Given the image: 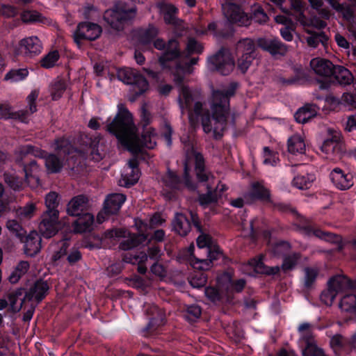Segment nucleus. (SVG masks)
<instances>
[{
	"mask_svg": "<svg viewBox=\"0 0 356 356\" xmlns=\"http://www.w3.org/2000/svg\"><path fill=\"white\" fill-rule=\"evenodd\" d=\"M174 70L173 79L178 86H181V94L178 99L181 113L188 111L189 123L192 127L198 126L200 119L203 131L209 134L212 130V120L216 122H225L229 111L230 97L234 96L238 88L236 82H232L225 90H213L211 95V109L212 113L207 108L203 107V103L197 101L194 103V97L189 88L184 86V83L186 74L193 72L194 68H168Z\"/></svg>",
	"mask_w": 356,
	"mask_h": 356,
	"instance_id": "nucleus-1",
	"label": "nucleus"
},
{
	"mask_svg": "<svg viewBox=\"0 0 356 356\" xmlns=\"http://www.w3.org/2000/svg\"><path fill=\"white\" fill-rule=\"evenodd\" d=\"M106 131L133 155L142 154L144 148L153 149L156 144V133L152 127L142 130L140 136L136 133L133 115L124 104L118 105V112L107 124Z\"/></svg>",
	"mask_w": 356,
	"mask_h": 356,
	"instance_id": "nucleus-2",
	"label": "nucleus"
},
{
	"mask_svg": "<svg viewBox=\"0 0 356 356\" xmlns=\"http://www.w3.org/2000/svg\"><path fill=\"white\" fill-rule=\"evenodd\" d=\"M293 74L289 78L277 76L276 81L282 86L302 84L314 81L320 90H328L331 85H350L353 75L348 68H293Z\"/></svg>",
	"mask_w": 356,
	"mask_h": 356,
	"instance_id": "nucleus-3",
	"label": "nucleus"
},
{
	"mask_svg": "<svg viewBox=\"0 0 356 356\" xmlns=\"http://www.w3.org/2000/svg\"><path fill=\"white\" fill-rule=\"evenodd\" d=\"M136 14L137 8L135 6H129L124 1H118L105 10L103 19L112 29L122 31L133 23Z\"/></svg>",
	"mask_w": 356,
	"mask_h": 356,
	"instance_id": "nucleus-4",
	"label": "nucleus"
},
{
	"mask_svg": "<svg viewBox=\"0 0 356 356\" xmlns=\"http://www.w3.org/2000/svg\"><path fill=\"white\" fill-rule=\"evenodd\" d=\"M47 207L42 216V221L39 225V229L43 237L49 238L57 234L60 229L58 194L56 192H49L45 197Z\"/></svg>",
	"mask_w": 356,
	"mask_h": 356,
	"instance_id": "nucleus-5",
	"label": "nucleus"
},
{
	"mask_svg": "<svg viewBox=\"0 0 356 356\" xmlns=\"http://www.w3.org/2000/svg\"><path fill=\"white\" fill-rule=\"evenodd\" d=\"M118 79L127 85L132 86V97L134 101L149 89V83L146 78L135 71L136 68H116Z\"/></svg>",
	"mask_w": 356,
	"mask_h": 356,
	"instance_id": "nucleus-6",
	"label": "nucleus"
},
{
	"mask_svg": "<svg viewBox=\"0 0 356 356\" xmlns=\"http://www.w3.org/2000/svg\"><path fill=\"white\" fill-rule=\"evenodd\" d=\"M38 96V90L35 89L31 92L26 99L28 104V109L26 111L21 110L13 112L10 106L0 104V120L19 119L22 121H24L29 115L33 114L37 111L36 100Z\"/></svg>",
	"mask_w": 356,
	"mask_h": 356,
	"instance_id": "nucleus-7",
	"label": "nucleus"
},
{
	"mask_svg": "<svg viewBox=\"0 0 356 356\" xmlns=\"http://www.w3.org/2000/svg\"><path fill=\"white\" fill-rule=\"evenodd\" d=\"M190 168L187 163L184 164L182 179L175 172L168 169L165 175L163 177L165 186L172 191H179L183 181L186 188L189 191H194L197 188V184L193 181L190 174Z\"/></svg>",
	"mask_w": 356,
	"mask_h": 356,
	"instance_id": "nucleus-8",
	"label": "nucleus"
},
{
	"mask_svg": "<svg viewBox=\"0 0 356 356\" xmlns=\"http://www.w3.org/2000/svg\"><path fill=\"white\" fill-rule=\"evenodd\" d=\"M159 61L161 67H170L167 63L174 61L177 63L175 67H185L183 52L177 39L172 38L168 41V47L159 56Z\"/></svg>",
	"mask_w": 356,
	"mask_h": 356,
	"instance_id": "nucleus-9",
	"label": "nucleus"
},
{
	"mask_svg": "<svg viewBox=\"0 0 356 356\" xmlns=\"http://www.w3.org/2000/svg\"><path fill=\"white\" fill-rule=\"evenodd\" d=\"M102 33V27L94 22H82L78 24L74 33V42L79 44L81 40L94 41L99 38Z\"/></svg>",
	"mask_w": 356,
	"mask_h": 356,
	"instance_id": "nucleus-10",
	"label": "nucleus"
},
{
	"mask_svg": "<svg viewBox=\"0 0 356 356\" xmlns=\"http://www.w3.org/2000/svg\"><path fill=\"white\" fill-rule=\"evenodd\" d=\"M321 150L327 154V158L330 160L340 159L345 152L341 136L339 134L331 135L323 141Z\"/></svg>",
	"mask_w": 356,
	"mask_h": 356,
	"instance_id": "nucleus-11",
	"label": "nucleus"
},
{
	"mask_svg": "<svg viewBox=\"0 0 356 356\" xmlns=\"http://www.w3.org/2000/svg\"><path fill=\"white\" fill-rule=\"evenodd\" d=\"M237 49L242 50V56L238 59L237 67H250L254 65L253 61L256 60L257 54L253 40L248 38L241 39L237 44Z\"/></svg>",
	"mask_w": 356,
	"mask_h": 356,
	"instance_id": "nucleus-12",
	"label": "nucleus"
},
{
	"mask_svg": "<svg viewBox=\"0 0 356 356\" xmlns=\"http://www.w3.org/2000/svg\"><path fill=\"white\" fill-rule=\"evenodd\" d=\"M210 67H236L234 56L228 47H221L207 59Z\"/></svg>",
	"mask_w": 356,
	"mask_h": 356,
	"instance_id": "nucleus-13",
	"label": "nucleus"
},
{
	"mask_svg": "<svg viewBox=\"0 0 356 356\" xmlns=\"http://www.w3.org/2000/svg\"><path fill=\"white\" fill-rule=\"evenodd\" d=\"M257 45L273 56H284L287 51L286 45L278 38H259Z\"/></svg>",
	"mask_w": 356,
	"mask_h": 356,
	"instance_id": "nucleus-14",
	"label": "nucleus"
},
{
	"mask_svg": "<svg viewBox=\"0 0 356 356\" xmlns=\"http://www.w3.org/2000/svg\"><path fill=\"white\" fill-rule=\"evenodd\" d=\"M245 199L250 203L259 201L262 202H270V191L265 187L261 181H254L244 196Z\"/></svg>",
	"mask_w": 356,
	"mask_h": 356,
	"instance_id": "nucleus-15",
	"label": "nucleus"
},
{
	"mask_svg": "<svg viewBox=\"0 0 356 356\" xmlns=\"http://www.w3.org/2000/svg\"><path fill=\"white\" fill-rule=\"evenodd\" d=\"M101 140L99 136L92 134H83L81 136L80 143L85 147V150L91 156L92 160L100 161L103 159V153L99 149V145Z\"/></svg>",
	"mask_w": 356,
	"mask_h": 356,
	"instance_id": "nucleus-16",
	"label": "nucleus"
},
{
	"mask_svg": "<svg viewBox=\"0 0 356 356\" xmlns=\"http://www.w3.org/2000/svg\"><path fill=\"white\" fill-rule=\"evenodd\" d=\"M127 196L122 193H111L106 195L103 206V212L106 216L117 214L125 202Z\"/></svg>",
	"mask_w": 356,
	"mask_h": 356,
	"instance_id": "nucleus-17",
	"label": "nucleus"
},
{
	"mask_svg": "<svg viewBox=\"0 0 356 356\" xmlns=\"http://www.w3.org/2000/svg\"><path fill=\"white\" fill-rule=\"evenodd\" d=\"M90 202L86 195H78L73 197L67 204L66 211L70 216H79L89 211Z\"/></svg>",
	"mask_w": 356,
	"mask_h": 356,
	"instance_id": "nucleus-18",
	"label": "nucleus"
},
{
	"mask_svg": "<svg viewBox=\"0 0 356 356\" xmlns=\"http://www.w3.org/2000/svg\"><path fill=\"white\" fill-rule=\"evenodd\" d=\"M203 51L202 45L195 38H190L187 42L186 49L182 51L184 55V64L185 67H193L197 64L199 58L191 57L192 54H200Z\"/></svg>",
	"mask_w": 356,
	"mask_h": 356,
	"instance_id": "nucleus-19",
	"label": "nucleus"
},
{
	"mask_svg": "<svg viewBox=\"0 0 356 356\" xmlns=\"http://www.w3.org/2000/svg\"><path fill=\"white\" fill-rule=\"evenodd\" d=\"M191 154L194 157V170L197 181L200 183L208 181L211 173L206 168L205 159L203 154L197 152L194 148L191 149Z\"/></svg>",
	"mask_w": 356,
	"mask_h": 356,
	"instance_id": "nucleus-20",
	"label": "nucleus"
},
{
	"mask_svg": "<svg viewBox=\"0 0 356 356\" xmlns=\"http://www.w3.org/2000/svg\"><path fill=\"white\" fill-rule=\"evenodd\" d=\"M333 184L339 190L349 189L353 185V175L350 173H345L339 168H334L330 175Z\"/></svg>",
	"mask_w": 356,
	"mask_h": 356,
	"instance_id": "nucleus-21",
	"label": "nucleus"
},
{
	"mask_svg": "<svg viewBox=\"0 0 356 356\" xmlns=\"http://www.w3.org/2000/svg\"><path fill=\"white\" fill-rule=\"evenodd\" d=\"M42 49V43L36 36L24 38L19 42V51L26 57L31 58L38 55Z\"/></svg>",
	"mask_w": 356,
	"mask_h": 356,
	"instance_id": "nucleus-22",
	"label": "nucleus"
},
{
	"mask_svg": "<svg viewBox=\"0 0 356 356\" xmlns=\"http://www.w3.org/2000/svg\"><path fill=\"white\" fill-rule=\"evenodd\" d=\"M20 241L24 245V253L30 257L35 256L40 250V238L35 231L31 232L28 235L23 234Z\"/></svg>",
	"mask_w": 356,
	"mask_h": 356,
	"instance_id": "nucleus-23",
	"label": "nucleus"
},
{
	"mask_svg": "<svg viewBox=\"0 0 356 356\" xmlns=\"http://www.w3.org/2000/svg\"><path fill=\"white\" fill-rule=\"evenodd\" d=\"M76 217V219L72 222V226L76 233H84L92 231L95 217L90 211L84 212Z\"/></svg>",
	"mask_w": 356,
	"mask_h": 356,
	"instance_id": "nucleus-24",
	"label": "nucleus"
},
{
	"mask_svg": "<svg viewBox=\"0 0 356 356\" xmlns=\"http://www.w3.org/2000/svg\"><path fill=\"white\" fill-rule=\"evenodd\" d=\"M172 230L181 237L191 232V225L186 214L177 212L172 220Z\"/></svg>",
	"mask_w": 356,
	"mask_h": 356,
	"instance_id": "nucleus-25",
	"label": "nucleus"
},
{
	"mask_svg": "<svg viewBox=\"0 0 356 356\" xmlns=\"http://www.w3.org/2000/svg\"><path fill=\"white\" fill-rule=\"evenodd\" d=\"M24 293V287H19L10 291L8 296V300L10 305V310L14 314H17L22 309L21 299Z\"/></svg>",
	"mask_w": 356,
	"mask_h": 356,
	"instance_id": "nucleus-26",
	"label": "nucleus"
},
{
	"mask_svg": "<svg viewBox=\"0 0 356 356\" xmlns=\"http://www.w3.org/2000/svg\"><path fill=\"white\" fill-rule=\"evenodd\" d=\"M293 225L296 232L308 237L314 236L318 229V228H315L313 226V223L310 220L304 217L298 218Z\"/></svg>",
	"mask_w": 356,
	"mask_h": 356,
	"instance_id": "nucleus-27",
	"label": "nucleus"
},
{
	"mask_svg": "<svg viewBox=\"0 0 356 356\" xmlns=\"http://www.w3.org/2000/svg\"><path fill=\"white\" fill-rule=\"evenodd\" d=\"M220 197L221 195L218 194V189L213 190L208 186L207 193L198 195L197 201L202 208L206 209L211 204L218 203Z\"/></svg>",
	"mask_w": 356,
	"mask_h": 356,
	"instance_id": "nucleus-28",
	"label": "nucleus"
},
{
	"mask_svg": "<svg viewBox=\"0 0 356 356\" xmlns=\"http://www.w3.org/2000/svg\"><path fill=\"white\" fill-rule=\"evenodd\" d=\"M314 236L325 241L335 244V249L337 251H341L344 248L343 238L339 234H335L330 232H325L321 229H318Z\"/></svg>",
	"mask_w": 356,
	"mask_h": 356,
	"instance_id": "nucleus-29",
	"label": "nucleus"
},
{
	"mask_svg": "<svg viewBox=\"0 0 356 356\" xmlns=\"http://www.w3.org/2000/svg\"><path fill=\"white\" fill-rule=\"evenodd\" d=\"M45 167L49 173L57 174L61 172L63 168V160L58 155L50 153L44 156Z\"/></svg>",
	"mask_w": 356,
	"mask_h": 356,
	"instance_id": "nucleus-30",
	"label": "nucleus"
},
{
	"mask_svg": "<svg viewBox=\"0 0 356 356\" xmlns=\"http://www.w3.org/2000/svg\"><path fill=\"white\" fill-rule=\"evenodd\" d=\"M30 264L27 261H20L8 277V282L12 284L17 283L19 280L28 272Z\"/></svg>",
	"mask_w": 356,
	"mask_h": 356,
	"instance_id": "nucleus-31",
	"label": "nucleus"
},
{
	"mask_svg": "<svg viewBox=\"0 0 356 356\" xmlns=\"http://www.w3.org/2000/svg\"><path fill=\"white\" fill-rule=\"evenodd\" d=\"M287 147L289 152L293 154H302L305 152V144L300 135L291 136L287 141Z\"/></svg>",
	"mask_w": 356,
	"mask_h": 356,
	"instance_id": "nucleus-32",
	"label": "nucleus"
},
{
	"mask_svg": "<svg viewBox=\"0 0 356 356\" xmlns=\"http://www.w3.org/2000/svg\"><path fill=\"white\" fill-rule=\"evenodd\" d=\"M46 154H47L46 151L29 144L21 146L19 150V156L21 157L22 161L25 160L29 155L44 159Z\"/></svg>",
	"mask_w": 356,
	"mask_h": 356,
	"instance_id": "nucleus-33",
	"label": "nucleus"
},
{
	"mask_svg": "<svg viewBox=\"0 0 356 356\" xmlns=\"http://www.w3.org/2000/svg\"><path fill=\"white\" fill-rule=\"evenodd\" d=\"M328 284H330V287L335 289L334 292L337 293V295L339 292H343L346 290H349L350 286V278L346 276L337 275L331 277Z\"/></svg>",
	"mask_w": 356,
	"mask_h": 356,
	"instance_id": "nucleus-34",
	"label": "nucleus"
},
{
	"mask_svg": "<svg viewBox=\"0 0 356 356\" xmlns=\"http://www.w3.org/2000/svg\"><path fill=\"white\" fill-rule=\"evenodd\" d=\"M339 307L347 312L351 313L356 318V295L349 293L341 298Z\"/></svg>",
	"mask_w": 356,
	"mask_h": 356,
	"instance_id": "nucleus-35",
	"label": "nucleus"
},
{
	"mask_svg": "<svg viewBox=\"0 0 356 356\" xmlns=\"http://www.w3.org/2000/svg\"><path fill=\"white\" fill-rule=\"evenodd\" d=\"M316 179L315 175L306 172L304 175H297L293 177V185L296 188L304 190L309 188Z\"/></svg>",
	"mask_w": 356,
	"mask_h": 356,
	"instance_id": "nucleus-36",
	"label": "nucleus"
},
{
	"mask_svg": "<svg viewBox=\"0 0 356 356\" xmlns=\"http://www.w3.org/2000/svg\"><path fill=\"white\" fill-rule=\"evenodd\" d=\"M147 239V235L142 234L134 235L120 242L119 248L122 250H129L143 243Z\"/></svg>",
	"mask_w": 356,
	"mask_h": 356,
	"instance_id": "nucleus-37",
	"label": "nucleus"
},
{
	"mask_svg": "<svg viewBox=\"0 0 356 356\" xmlns=\"http://www.w3.org/2000/svg\"><path fill=\"white\" fill-rule=\"evenodd\" d=\"M55 150L64 154L65 155H70L76 152V148L74 147L71 142L65 138H58L54 142Z\"/></svg>",
	"mask_w": 356,
	"mask_h": 356,
	"instance_id": "nucleus-38",
	"label": "nucleus"
},
{
	"mask_svg": "<svg viewBox=\"0 0 356 356\" xmlns=\"http://www.w3.org/2000/svg\"><path fill=\"white\" fill-rule=\"evenodd\" d=\"M315 115L314 111L310 105L300 108L294 114L295 120L301 124L307 123Z\"/></svg>",
	"mask_w": 356,
	"mask_h": 356,
	"instance_id": "nucleus-39",
	"label": "nucleus"
},
{
	"mask_svg": "<svg viewBox=\"0 0 356 356\" xmlns=\"http://www.w3.org/2000/svg\"><path fill=\"white\" fill-rule=\"evenodd\" d=\"M31 287L35 293L37 302H40L46 297L49 290L47 282L42 279L37 280Z\"/></svg>",
	"mask_w": 356,
	"mask_h": 356,
	"instance_id": "nucleus-40",
	"label": "nucleus"
},
{
	"mask_svg": "<svg viewBox=\"0 0 356 356\" xmlns=\"http://www.w3.org/2000/svg\"><path fill=\"white\" fill-rule=\"evenodd\" d=\"M232 281V275L229 272L224 271L217 276V286L225 293H229Z\"/></svg>",
	"mask_w": 356,
	"mask_h": 356,
	"instance_id": "nucleus-41",
	"label": "nucleus"
},
{
	"mask_svg": "<svg viewBox=\"0 0 356 356\" xmlns=\"http://www.w3.org/2000/svg\"><path fill=\"white\" fill-rule=\"evenodd\" d=\"M134 157L130 159L128 162L129 167L131 169V175L127 177L125 180V186L129 188L135 185L139 179L138 175L135 173L136 170H138L139 162L137 159L138 155H134Z\"/></svg>",
	"mask_w": 356,
	"mask_h": 356,
	"instance_id": "nucleus-42",
	"label": "nucleus"
},
{
	"mask_svg": "<svg viewBox=\"0 0 356 356\" xmlns=\"http://www.w3.org/2000/svg\"><path fill=\"white\" fill-rule=\"evenodd\" d=\"M161 11L163 14V19L165 24L170 25H175L177 24L175 15L178 13V9L174 5L171 3L165 4L161 8Z\"/></svg>",
	"mask_w": 356,
	"mask_h": 356,
	"instance_id": "nucleus-43",
	"label": "nucleus"
},
{
	"mask_svg": "<svg viewBox=\"0 0 356 356\" xmlns=\"http://www.w3.org/2000/svg\"><path fill=\"white\" fill-rule=\"evenodd\" d=\"M22 20L25 23H42L44 24L47 19L36 10H24L21 14Z\"/></svg>",
	"mask_w": 356,
	"mask_h": 356,
	"instance_id": "nucleus-44",
	"label": "nucleus"
},
{
	"mask_svg": "<svg viewBox=\"0 0 356 356\" xmlns=\"http://www.w3.org/2000/svg\"><path fill=\"white\" fill-rule=\"evenodd\" d=\"M29 74L28 68H12L4 77L5 81H9L11 83L17 82L24 80Z\"/></svg>",
	"mask_w": 356,
	"mask_h": 356,
	"instance_id": "nucleus-45",
	"label": "nucleus"
},
{
	"mask_svg": "<svg viewBox=\"0 0 356 356\" xmlns=\"http://www.w3.org/2000/svg\"><path fill=\"white\" fill-rule=\"evenodd\" d=\"M254 270L257 273L263 274L266 275H277L280 271V268L279 266H267L260 259L255 261V264L254 265Z\"/></svg>",
	"mask_w": 356,
	"mask_h": 356,
	"instance_id": "nucleus-46",
	"label": "nucleus"
},
{
	"mask_svg": "<svg viewBox=\"0 0 356 356\" xmlns=\"http://www.w3.org/2000/svg\"><path fill=\"white\" fill-rule=\"evenodd\" d=\"M333 9L342 15L345 20L349 21L354 17V10L351 5L338 1Z\"/></svg>",
	"mask_w": 356,
	"mask_h": 356,
	"instance_id": "nucleus-47",
	"label": "nucleus"
},
{
	"mask_svg": "<svg viewBox=\"0 0 356 356\" xmlns=\"http://www.w3.org/2000/svg\"><path fill=\"white\" fill-rule=\"evenodd\" d=\"M122 260L125 263L134 265L145 263L147 261V254L143 251L134 254L128 252L124 254Z\"/></svg>",
	"mask_w": 356,
	"mask_h": 356,
	"instance_id": "nucleus-48",
	"label": "nucleus"
},
{
	"mask_svg": "<svg viewBox=\"0 0 356 356\" xmlns=\"http://www.w3.org/2000/svg\"><path fill=\"white\" fill-rule=\"evenodd\" d=\"M17 162L19 165L23 167L26 178L33 177V173L38 170V165L37 161L34 159L26 163L24 160L22 161L21 157L19 156L17 159Z\"/></svg>",
	"mask_w": 356,
	"mask_h": 356,
	"instance_id": "nucleus-49",
	"label": "nucleus"
},
{
	"mask_svg": "<svg viewBox=\"0 0 356 356\" xmlns=\"http://www.w3.org/2000/svg\"><path fill=\"white\" fill-rule=\"evenodd\" d=\"M126 237V230L122 228H112L106 230L102 234L103 240H111V242L116 241L122 238Z\"/></svg>",
	"mask_w": 356,
	"mask_h": 356,
	"instance_id": "nucleus-50",
	"label": "nucleus"
},
{
	"mask_svg": "<svg viewBox=\"0 0 356 356\" xmlns=\"http://www.w3.org/2000/svg\"><path fill=\"white\" fill-rule=\"evenodd\" d=\"M67 88L66 83L64 80L59 79L55 81L51 87V95L54 101L59 99Z\"/></svg>",
	"mask_w": 356,
	"mask_h": 356,
	"instance_id": "nucleus-51",
	"label": "nucleus"
},
{
	"mask_svg": "<svg viewBox=\"0 0 356 356\" xmlns=\"http://www.w3.org/2000/svg\"><path fill=\"white\" fill-rule=\"evenodd\" d=\"M303 356H325L323 350L318 347L314 343L309 340V337H307L306 341V347L302 351Z\"/></svg>",
	"mask_w": 356,
	"mask_h": 356,
	"instance_id": "nucleus-52",
	"label": "nucleus"
},
{
	"mask_svg": "<svg viewBox=\"0 0 356 356\" xmlns=\"http://www.w3.org/2000/svg\"><path fill=\"white\" fill-rule=\"evenodd\" d=\"M158 32L155 27L149 26L138 35V41L140 44L147 45L152 43Z\"/></svg>",
	"mask_w": 356,
	"mask_h": 356,
	"instance_id": "nucleus-53",
	"label": "nucleus"
},
{
	"mask_svg": "<svg viewBox=\"0 0 356 356\" xmlns=\"http://www.w3.org/2000/svg\"><path fill=\"white\" fill-rule=\"evenodd\" d=\"M205 296L213 302H220L225 294L218 286H208L205 288Z\"/></svg>",
	"mask_w": 356,
	"mask_h": 356,
	"instance_id": "nucleus-54",
	"label": "nucleus"
},
{
	"mask_svg": "<svg viewBox=\"0 0 356 356\" xmlns=\"http://www.w3.org/2000/svg\"><path fill=\"white\" fill-rule=\"evenodd\" d=\"M263 163L265 165H270L275 166L280 161L278 153L275 152L270 149L268 147H264L263 149Z\"/></svg>",
	"mask_w": 356,
	"mask_h": 356,
	"instance_id": "nucleus-55",
	"label": "nucleus"
},
{
	"mask_svg": "<svg viewBox=\"0 0 356 356\" xmlns=\"http://www.w3.org/2000/svg\"><path fill=\"white\" fill-rule=\"evenodd\" d=\"M305 281L304 286L306 289H310L312 287L313 284L315 283L317 277L318 275V272L316 269L306 267L305 268Z\"/></svg>",
	"mask_w": 356,
	"mask_h": 356,
	"instance_id": "nucleus-56",
	"label": "nucleus"
},
{
	"mask_svg": "<svg viewBox=\"0 0 356 356\" xmlns=\"http://www.w3.org/2000/svg\"><path fill=\"white\" fill-rule=\"evenodd\" d=\"M207 275L204 272H196L193 275L189 280V283L192 287L200 289L207 284Z\"/></svg>",
	"mask_w": 356,
	"mask_h": 356,
	"instance_id": "nucleus-57",
	"label": "nucleus"
},
{
	"mask_svg": "<svg viewBox=\"0 0 356 356\" xmlns=\"http://www.w3.org/2000/svg\"><path fill=\"white\" fill-rule=\"evenodd\" d=\"M140 120L139 122V126L142 127L143 130L149 129L150 127L148 126L152 122V113L147 109L145 104H143L140 108Z\"/></svg>",
	"mask_w": 356,
	"mask_h": 356,
	"instance_id": "nucleus-58",
	"label": "nucleus"
},
{
	"mask_svg": "<svg viewBox=\"0 0 356 356\" xmlns=\"http://www.w3.org/2000/svg\"><path fill=\"white\" fill-rule=\"evenodd\" d=\"M59 58L60 54L57 50L50 51L42 58L40 67H54Z\"/></svg>",
	"mask_w": 356,
	"mask_h": 356,
	"instance_id": "nucleus-59",
	"label": "nucleus"
},
{
	"mask_svg": "<svg viewBox=\"0 0 356 356\" xmlns=\"http://www.w3.org/2000/svg\"><path fill=\"white\" fill-rule=\"evenodd\" d=\"M6 227L19 239H22L23 234H26V231L16 220H8L6 222Z\"/></svg>",
	"mask_w": 356,
	"mask_h": 356,
	"instance_id": "nucleus-60",
	"label": "nucleus"
},
{
	"mask_svg": "<svg viewBox=\"0 0 356 356\" xmlns=\"http://www.w3.org/2000/svg\"><path fill=\"white\" fill-rule=\"evenodd\" d=\"M200 235L197 238L196 243L199 248H207V250L212 247L213 238L211 235L206 234L204 230L199 232Z\"/></svg>",
	"mask_w": 356,
	"mask_h": 356,
	"instance_id": "nucleus-61",
	"label": "nucleus"
},
{
	"mask_svg": "<svg viewBox=\"0 0 356 356\" xmlns=\"http://www.w3.org/2000/svg\"><path fill=\"white\" fill-rule=\"evenodd\" d=\"M188 217L191 227L193 225L197 232H202L204 230L202 225L201 219L200 218L197 211L189 210Z\"/></svg>",
	"mask_w": 356,
	"mask_h": 356,
	"instance_id": "nucleus-62",
	"label": "nucleus"
},
{
	"mask_svg": "<svg viewBox=\"0 0 356 356\" xmlns=\"http://www.w3.org/2000/svg\"><path fill=\"white\" fill-rule=\"evenodd\" d=\"M35 209V204L33 202H28L24 207H20L17 211V213L20 218H31Z\"/></svg>",
	"mask_w": 356,
	"mask_h": 356,
	"instance_id": "nucleus-63",
	"label": "nucleus"
},
{
	"mask_svg": "<svg viewBox=\"0 0 356 356\" xmlns=\"http://www.w3.org/2000/svg\"><path fill=\"white\" fill-rule=\"evenodd\" d=\"M334 291L335 289L330 288V284L327 283V289L323 291L320 296L321 300L326 305H332L337 296V293Z\"/></svg>",
	"mask_w": 356,
	"mask_h": 356,
	"instance_id": "nucleus-64",
	"label": "nucleus"
}]
</instances>
